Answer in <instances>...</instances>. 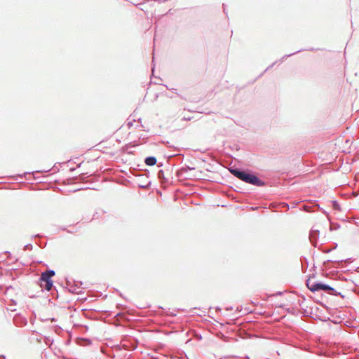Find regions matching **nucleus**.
Returning a JSON list of instances; mask_svg holds the SVG:
<instances>
[{"label": "nucleus", "mask_w": 359, "mask_h": 359, "mask_svg": "<svg viewBox=\"0 0 359 359\" xmlns=\"http://www.w3.org/2000/svg\"><path fill=\"white\" fill-rule=\"evenodd\" d=\"M229 172L238 180L259 187H264L266 182L250 170H243L237 167H231Z\"/></svg>", "instance_id": "nucleus-1"}, {"label": "nucleus", "mask_w": 359, "mask_h": 359, "mask_svg": "<svg viewBox=\"0 0 359 359\" xmlns=\"http://www.w3.org/2000/svg\"><path fill=\"white\" fill-rule=\"evenodd\" d=\"M55 275V272L54 270L48 269L41 273L39 282L41 287L45 289L47 291H50L53 288H55L53 286V281L52 280V277Z\"/></svg>", "instance_id": "nucleus-2"}, {"label": "nucleus", "mask_w": 359, "mask_h": 359, "mask_svg": "<svg viewBox=\"0 0 359 359\" xmlns=\"http://www.w3.org/2000/svg\"><path fill=\"white\" fill-rule=\"evenodd\" d=\"M310 290L313 292L322 290L331 295L341 296V293L336 291L334 288L331 287L330 285L322 282L313 283L311 285Z\"/></svg>", "instance_id": "nucleus-3"}, {"label": "nucleus", "mask_w": 359, "mask_h": 359, "mask_svg": "<svg viewBox=\"0 0 359 359\" xmlns=\"http://www.w3.org/2000/svg\"><path fill=\"white\" fill-rule=\"evenodd\" d=\"M81 281H76L72 278H66V287L71 293L79 294L82 292L83 287Z\"/></svg>", "instance_id": "nucleus-4"}, {"label": "nucleus", "mask_w": 359, "mask_h": 359, "mask_svg": "<svg viewBox=\"0 0 359 359\" xmlns=\"http://www.w3.org/2000/svg\"><path fill=\"white\" fill-rule=\"evenodd\" d=\"M194 170V168L189 167L188 165H185L177 170L176 175L178 177H183L184 179H187V177L184 176V175L186 172H187L189 170Z\"/></svg>", "instance_id": "nucleus-5"}, {"label": "nucleus", "mask_w": 359, "mask_h": 359, "mask_svg": "<svg viewBox=\"0 0 359 359\" xmlns=\"http://www.w3.org/2000/svg\"><path fill=\"white\" fill-rule=\"evenodd\" d=\"M320 231L318 230L311 229L309 235V239L311 243L316 246L317 244V241L319 237Z\"/></svg>", "instance_id": "nucleus-6"}, {"label": "nucleus", "mask_w": 359, "mask_h": 359, "mask_svg": "<svg viewBox=\"0 0 359 359\" xmlns=\"http://www.w3.org/2000/svg\"><path fill=\"white\" fill-rule=\"evenodd\" d=\"M144 163L148 166H153L157 163V159L155 156H150L144 158Z\"/></svg>", "instance_id": "nucleus-7"}, {"label": "nucleus", "mask_w": 359, "mask_h": 359, "mask_svg": "<svg viewBox=\"0 0 359 359\" xmlns=\"http://www.w3.org/2000/svg\"><path fill=\"white\" fill-rule=\"evenodd\" d=\"M330 262H334L335 264H337L339 266H340V265H342L343 263H346V262L350 263L351 262V259L348 258V259H341V260H338V261L327 260V261H325L323 262V264H324V266H326L327 265V264L330 263ZM340 268L342 269L343 266H340Z\"/></svg>", "instance_id": "nucleus-8"}, {"label": "nucleus", "mask_w": 359, "mask_h": 359, "mask_svg": "<svg viewBox=\"0 0 359 359\" xmlns=\"http://www.w3.org/2000/svg\"><path fill=\"white\" fill-rule=\"evenodd\" d=\"M315 49L313 48H309V49H300L299 50H297L291 54H287V55H283L281 59L280 60V62H283L286 58L296 54V53H298L299 52H302V51H304V50H309V51H313Z\"/></svg>", "instance_id": "nucleus-9"}, {"label": "nucleus", "mask_w": 359, "mask_h": 359, "mask_svg": "<svg viewBox=\"0 0 359 359\" xmlns=\"http://www.w3.org/2000/svg\"><path fill=\"white\" fill-rule=\"evenodd\" d=\"M157 177L161 183H167L168 182V179L165 178L164 176V172L163 170H158L157 173Z\"/></svg>", "instance_id": "nucleus-10"}, {"label": "nucleus", "mask_w": 359, "mask_h": 359, "mask_svg": "<svg viewBox=\"0 0 359 359\" xmlns=\"http://www.w3.org/2000/svg\"><path fill=\"white\" fill-rule=\"evenodd\" d=\"M20 322L18 323L17 321L18 318L16 317L14 318V321H15V323L18 325V326H24L25 325H27V319L25 318H22V317H20Z\"/></svg>", "instance_id": "nucleus-11"}, {"label": "nucleus", "mask_w": 359, "mask_h": 359, "mask_svg": "<svg viewBox=\"0 0 359 359\" xmlns=\"http://www.w3.org/2000/svg\"><path fill=\"white\" fill-rule=\"evenodd\" d=\"M301 262H302V270L304 271H306L307 270V267L309 265L308 259L305 257H302Z\"/></svg>", "instance_id": "nucleus-12"}, {"label": "nucleus", "mask_w": 359, "mask_h": 359, "mask_svg": "<svg viewBox=\"0 0 359 359\" xmlns=\"http://www.w3.org/2000/svg\"><path fill=\"white\" fill-rule=\"evenodd\" d=\"M88 177L86 176V174L81 173L78 177H76L75 180H78L81 182H87L88 181L86 180V178H88Z\"/></svg>", "instance_id": "nucleus-13"}, {"label": "nucleus", "mask_w": 359, "mask_h": 359, "mask_svg": "<svg viewBox=\"0 0 359 359\" xmlns=\"http://www.w3.org/2000/svg\"><path fill=\"white\" fill-rule=\"evenodd\" d=\"M30 174H31V172H24L23 174H19V175H17L16 176L13 177V178H14L15 180H18V179H21V180H22V179H25V176H26L27 175H30Z\"/></svg>", "instance_id": "nucleus-14"}, {"label": "nucleus", "mask_w": 359, "mask_h": 359, "mask_svg": "<svg viewBox=\"0 0 359 359\" xmlns=\"http://www.w3.org/2000/svg\"><path fill=\"white\" fill-rule=\"evenodd\" d=\"M332 207L334 210H340V205L337 201H332Z\"/></svg>", "instance_id": "nucleus-15"}, {"label": "nucleus", "mask_w": 359, "mask_h": 359, "mask_svg": "<svg viewBox=\"0 0 359 359\" xmlns=\"http://www.w3.org/2000/svg\"><path fill=\"white\" fill-rule=\"evenodd\" d=\"M144 172V174H135L136 176H139V177H141V176H144L145 175L147 178L149 177V172L148 170H145L143 171Z\"/></svg>", "instance_id": "nucleus-16"}, {"label": "nucleus", "mask_w": 359, "mask_h": 359, "mask_svg": "<svg viewBox=\"0 0 359 359\" xmlns=\"http://www.w3.org/2000/svg\"><path fill=\"white\" fill-rule=\"evenodd\" d=\"M165 86L168 89V87L167 86H165ZM169 90H170V88H169ZM170 90H171L172 93H174L177 94V96H179L180 97H181V98L184 99V98H183V97H182L181 95L178 94V93H177V89H176V88H170Z\"/></svg>", "instance_id": "nucleus-17"}, {"label": "nucleus", "mask_w": 359, "mask_h": 359, "mask_svg": "<svg viewBox=\"0 0 359 359\" xmlns=\"http://www.w3.org/2000/svg\"><path fill=\"white\" fill-rule=\"evenodd\" d=\"M150 184H151V182H148L147 184H138V187L140 188L147 189L149 187Z\"/></svg>", "instance_id": "nucleus-18"}, {"label": "nucleus", "mask_w": 359, "mask_h": 359, "mask_svg": "<svg viewBox=\"0 0 359 359\" xmlns=\"http://www.w3.org/2000/svg\"><path fill=\"white\" fill-rule=\"evenodd\" d=\"M32 249V245L29 243V244H27L26 245H25L24 247V250H31Z\"/></svg>", "instance_id": "nucleus-19"}, {"label": "nucleus", "mask_w": 359, "mask_h": 359, "mask_svg": "<svg viewBox=\"0 0 359 359\" xmlns=\"http://www.w3.org/2000/svg\"><path fill=\"white\" fill-rule=\"evenodd\" d=\"M135 119H133V121H128L127 122V126H128V128H130L133 126V122H135Z\"/></svg>", "instance_id": "nucleus-20"}, {"label": "nucleus", "mask_w": 359, "mask_h": 359, "mask_svg": "<svg viewBox=\"0 0 359 359\" xmlns=\"http://www.w3.org/2000/svg\"><path fill=\"white\" fill-rule=\"evenodd\" d=\"M138 121H139L140 123H141V118H140L138 119ZM144 128V126H143V124H142V123H140L139 125H137V126H136V128H140V129H142V128Z\"/></svg>", "instance_id": "nucleus-21"}, {"label": "nucleus", "mask_w": 359, "mask_h": 359, "mask_svg": "<svg viewBox=\"0 0 359 359\" xmlns=\"http://www.w3.org/2000/svg\"><path fill=\"white\" fill-rule=\"evenodd\" d=\"M332 250V248H324L322 250V251L324 252V253H328V252H330Z\"/></svg>", "instance_id": "nucleus-22"}, {"label": "nucleus", "mask_w": 359, "mask_h": 359, "mask_svg": "<svg viewBox=\"0 0 359 359\" xmlns=\"http://www.w3.org/2000/svg\"><path fill=\"white\" fill-rule=\"evenodd\" d=\"M306 284L307 287L310 290V287H311V282H310V279H309V278L306 280Z\"/></svg>", "instance_id": "nucleus-23"}, {"label": "nucleus", "mask_w": 359, "mask_h": 359, "mask_svg": "<svg viewBox=\"0 0 359 359\" xmlns=\"http://www.w3.org/2000/svg\"><path fill=\"white\" fill-rule=\"evenodd\" d=\"M277 62H274L272 65H271L269 67H268L266 69H265V72H266L267 70H269L270 68H271Z\"/></svg>", "instance_id": "nucleus-24"}, {"label": "nucleus", "mask_w": 359, "mask_h": 359, "mask_svg": "<svg viewBox=\"0 0 359 359\" xmlns=\"http://www.w3.org/2000/svg\"><path fill=\"white\" fill-rule=\"evenodd\" d=\"M5 254L8 255V257H10L11 256V253L9 251H6Z\"/></svg>", "instance_id": "nucleus-25"}, {"label": "nucleus", "mask_w": 359, "mask_h": 359, "mask_svg": "<svg viewBox=\"0 0 359 359\" xmlns=\"http://www.w3.org/2000/svg\"><path fill=\"white\" fill-rule=\"evenodd\" d=\"M46 243H44V244H41V243H39V245L41 248H44V247L46 246Z\"/></svg>", "instance_id": "nucleus-26"}, {"label": "nucleus", "mask_w": 359, "mask_h": 359, "mask_svg": "<svg viewBox=\"0 0 359 359\" xmlns=\"http://www.w3.org/2000/svg\"><path fill=\"white\" fill-rule=\"evenodd\" d=\"M0 359H6V356L4 355H0Z\"/></svg>", "instance_id": "nucleus-27"}, {"label": "nucleus", "mask_w": 359, "mask_h": 359, "mask_svg": "<svg viewBox=\"0 0 359 359\" xmlns=\"http://www.w3.org/2000/svg\"><path fill=\"white\" fill-rule=\"evenodd\" d=\"M85 341H86L88 344H90V340L88 339H85Z\"/></svg>", "instance_id": "nucleus-28"}, {"label": "nucleus", "mask_w": 359, "mask_h": 359, "mask_svg": "<svg viewBox=\"0 0 359 359\" xmlns=\"http://www.w3.org/2000/svg\"><path fill=\"white\" fill-rule=\"evenodd\" d=\"M161 166H163V163H160L158 164V167H161Z\"/></svg>", "instance_id": "nucleus-29"}, {"label": "nucleus", "mask_w": 359, "mask_h": 359, "mask_svg": "<svg viewBox=\"0 0 359 359\" xmlns=\"http://www.w3.org/2000/svg\"><path fill=\"white\" fill-rule=\"evenodd\" d=\"M281 294H282V292H278L276 293V295H281Z\"/></svg>", "instance_id": "nucleus-30"}, {"label": "nucleus", "mask_w": 359, "mask_h": 359, "mask_svg": "<svg viewBox=\"0 0 359 359\" xmlns=\"http://www.w3.org/2000/svg\"><path fill=\"white\" fill-rule=\"evenodd\" d=\"M42 171H40V170H37V171H35V172H32V173H37V172H41Z\"/></svg>", "instance_id": "nucleus-31"}, {"label": "nucleus", "mask_w": 359, "mask_h": 359, "mask_svg": "<svg viewBox=\"0 0 359 359\" xmlns=\"http://www.w3.org/2000/svg\"><path fill=\"white\" fill-rule=\"evenodd\" d=\"M87 188H79L77 190H83V189H86Z\"/></svg>", "instance_id": "nucleus-32"}, {"label": "nucleus", "mask_w": 359, "mask_h": 359, "mask_svg": "<svg viewBox=\"0 0 359 359\" xmlns=\"http://www.w3.org/2000/svg\"><path fill=\"white\" fill-rule=\"evenodd\" d=\"M285 205L287 207V209H289V205L288 204L285 203Z\"/></svg>", "instance_id": "nucleus-33"}, {"label": "nucleus", "mask_w": 359, "mask_h": 359, "mask_svg": "<svg viewBox=\"0 0 359 359\" xmlns=\"http://www.w3.org/2000/svg\"><path fill=\"white\" fill-rule=\"evenodd\" d=\"M61 229L63 230V231H66V228L65 227H62Z\"/></svg>", "instance_id": "nucleus-34"}, {"label": "nucleus", "mask_w": 359, "mask_h": 359, "mask_svg": "<svg viewBox=\"0 0 359 359\" xmlns=\"http://www.w3.org/2000/svg\"><path fill=\"white\" fill-rule=\"evenodd\" d=\"M222 6H223V8H224V11L225 12V8H224L225 5H224V4H222Z\"/></svg>", "instance_id": "nucleus-35"}, {"label": "nucleus", "mask_w": 359, "mask_h": 359, "mask_svg": "<svg viewBox=\"0 0 359 359\" xmlns=\"http://www.w3.org/2000/svg\"><path fill=\"white\" fill-rule=\"evenodd\" d=\"M231 309H232V307L226 308V310H231Z\"/></svg>", "instance_id": "nucleus-36"}, {"label": "nucleus", "mask_w": 359, "mask_h": 359, "mask_svg": "<svg viewBox=\"0 0 359 359\" xmlns=\"http://www.w3.org/2000/svg\"><path fill=\"white\" fill-rule=\"evenodd\" d=\"M74 170H75V168H71L70 171H74Z\"/></svg>", "instance_id": "nucleus-37"}, {"label": "nucleus", "mask_w": 359, "mask_h": 359, "mask_svg": "<svg viewBox=\"0 0 359 359\" xmlns=\"http://www.w3.org/2000/svg\"><path fill=\"white\" fill-rule=\"evenodd\" d=\"M39 236H40V235H39V234H36V235L35 236V237H39Z\"/></svg>", "instance_id": "nucleus-38"}, {"label": "nucleus", "mask_w": 359, "mask_h": 359, "mask_svg": "<svg viewBox=\"0 0 359 359\" xmlns=\"http://www.w3.org/2000/svg\"><path fill=\"white\" fill-rule=\"evenodd\" d=\"M337 247V245L335 244V246H334V248L333 249L336 248Z\"/></svg>", "instance_id": "nucleus-39"}, {"label": "nucleus", "mask_w": 359, "mask_h": 359, "mask_svg": "<svg viewBox=\"0 0 359 359\" xmlns=\"http://www.w3.org/2000/svg\"><path fill=\"white\" fill-rule=\"evenodd\" d=\"M52 321H55V318H52L51 320Z\"/></svg>", "instance_id": "nucleus-40"}, {"label": "nucleus", "mask_w": 359, "mask_h": 359, "mask_svg": "<svg viewBox=\"0 0 359 359\" xmlns=\"http://www.w3.org/2000/svg\"><path fill=\"white\" fill-rule=\"evenodd\" d=\"M246 359H250V358L248 356L246 357Z\"/></svg>", "instance_id": "nucleus-41"}]
</instances>
